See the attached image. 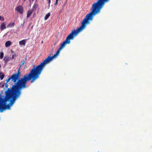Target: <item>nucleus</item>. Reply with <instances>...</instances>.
<instances>
[{
    "mask_svg": "<svg viewBox=\"0 0 152 152\" xmlns=\"http://www.w3.org/2000/svg\"><path fill=\"white\" fill-rule=\"evenodd\" d=\"M24 78L18 80L13 85L11 89L8 88L5 92V96H1L0 94V112L9 109L15 101L18 98L21 93V89L25 86L26 83Z\"/></svg>",
    "mask_w": 152,
    "mask_h": 152,
    "instance_id": "1",
    "label": "nucleus"
},
{
    "mask_svg": "<svg viewBox=\"0 0 152 152\" xmlns=\"http://www.w3.org/2000/svg\"><path fill=\"white\" fill-rule=\"evenodd\" d=\"M90 20L86 17L83 20L81 23V26L77 29L76 30H74L72 31L68 35L66 39L63 41L61 44V46L59 47L60 49H62L65 46L66 44H69L70 43V40L73 39L80 32L82 31L86 27L87 24H89V20Z\"/></svg>",
    "mask_w": 152,
    "mask_h": 152,
    "instance_id": "2",
    "label": "nucleus"
},
{
    "mask_svg": "<svg viewBox=\"0 0 152 152\" xmlns=\"http://www.w3.org/2000/svg\"><path fill=\"white\" fill-rule=\"evenodd\" d=\"M33 68L31 70L30 72L28 74L25 75H24L23 78H21L20 79H19L20 77H19L18 75H16V74L15 73L13 74L11 77L12 80H13V82L15 83H15H17L18 80H21L22 78H24L25 80V83H26L25 86L23 88H23H27L28 87L26 86V84L28 81L31 80V83H33L38 78H39V75L38 76V77H35L36 76L35 75V71H34L32 72L31 71L34 68L35 69L36 68V67H35V66L34 65L33 66Z\"/></svg>",
    "mask_w": 152,
    "mask_h": 152,
    "instance_id": "3",
    "label": "nucleus"
},
{
    "mask_svg": "<svg viewBox=\"0 0 152 152\" xmlns=\"http://www.w3.org/2000/svg\"><path fill=\"white\" fill-rule=\"evenodd\" d=\"M107 0H98L92 5L91 11L86 15V17L91 20H92L93 17L99 13L101 9L103 7Z\"/></svg>",
    "mask_w": 152,
    "mask_h": 152,
    "instance_id": "4",
    "label": "nucleus"
},
{
    "mask_svg": "<svg viewBox=\"0 0 152 152\" xmlns=\"http://www.w3.org/2000/svg\"><path fill=\"white\" fill-rule=\"evenodd\" d=\"M61 49H60V48L58 49L57 51L56 52V53L53 56H48L46 59L44 60L40 64L36 66V68H34L31 71L32 72L35 71V77H37L38 75H39L44 67V65L48 62L50 61L51 60L55 58H56L59 54L60 50Z\"/></svg>",
    "mask_w": 152,
    "mask_h": 152,
    "instance_id": "5",
    "label": "nucleus"
},
{
    "mask_svg": "<svg viewBox=\"0 0 152 152\" xmlns=\"http://www.w3.org/2000/svg\"><path fill=\"white\" fill-rule=\"evenodd\" d=\"M15 9L19 13L21 14L23 13V9L21 6H19L16 7Z\"/></svg>",
    "mask_w": 152,
    "mask_h": 152,
    "instance_id": "6",
    "label": "nucleus"
},
{
    "mask_svg": "<svg viewBox=\"0 0 152 152\" xmlns=\"http://www.w3.org/2000/svg\"><path fill=\"white\" fill-rule=\"evenodd\" d=\"M12 44V42L10 41H7L5 43V46L8 48L10 47Z\"/></svg>",
    "mask_w": 152,
    "mask_h": 152,
    "instance_id": "7",
    "label": "nucleus"
},
{
    "mask_svg": "<svg viewBox=\"0 0 152 152\" xmlns=\"http://www.w3.org/2000/svg\"><path fill=\"white\" fill-rule=\"evenodd\" d=\"M10 58V57H6V56L4 57L3 60L4 61V63L6 64L9 61Z\"/></svg>",
    "mask_w": 152,
    "mask_h": 152,
    "instance_id": "8",
    "label": "nucleus"
},
{
    "mask_svg": "<svg viewBox=\"0 0 152 152\" xmlns=\"http://www.w3.org/2000/svg\"><path fill=\"white\" fill-rule=\"evenodd\" d=\"M26 43V40L25 39H23L20 41L19 42V43L20 45H25Z\"/></svg>",
    "mask_w": 152,
    "mask_h": 152,
    "instance_id": "9",
    "label": "nucleus"
},
{
    "mask_svg": "<svg viewBox=\"0 0 152 152\" xmlns=\"http://www.w3.org/2000/svg\"><path fill=\"white\" fill-rule=\"evenodd\" d=\"M38 7V5L37 4L35 3L34 4V6L33 7L32 10L33 11L35 10Z\"/></svg>",
    "mask_w": 152,
    "mask_h": 152,
    "instance_id": "10",
    "label": "nucleus"
},
{
    "mask_svg": "<svg viewBox=\"0 0 152 152\" xmlns=\"http://www.w3.org/2000/svg\"><path fill=\"white\" fill-rule=\"evenodd\" d=\"M0 28L1 30H2L6 28V27L5 26V24L3 22L1 23Z\"/></svg>",
    "mask_w": 152,
    "mask_h": 152,
    "instance_id": "11",
    "label": "nucleus"
},
{
    "mask_svg": "<svg viewBox=\"0 0 152 152\" xmlns=\"http://www.w3.org/2000/svg\"><path fill=\"white\" fill-rule=\"evenodd\" d=\"M33 12V11L32 10H29L28 11L27 14V18H29L31 14L32 13V12Z\"/></svg>",
    "mask_w": 152,
    "mask_h": 152,
    "instance_id": "12",
    "label": "nucleus"
},
{
    "mask_svg": "<svg viewBox=\"0 0 152 152\" xmlns=\"http://www.w3.org/2000/svg\"><path fill=\"white\" fill-rule=\"evenodd\" d=\"M50 13L49 12L48 13V14L46 15L44 18L45 20H47L48 18L50 16Z\"/></svg>",
    "mask_w": 152,
    "mask_h": 152,
    "instance_id": "13",
    "label": "nucleus"
},
{
    "mask_svg": "<svg viewBox=\"0 0 152 152\" xmlns=\"http://www.w3.org/2000/svg\"><path fill=\"white\" fill-rule=\"evenodd\" d=\"M4 76L5 75L2 72H0V79L1 80H2L4 77Z\"/></svg>",
    "mask_w": 152,
    "mask_h": 152,
    "instance_id": "14",
    "label": "nucleus"
},
{
    "mask_svg": "<svg viewBox=\"0 0 152 152\" xmlns=\"http://www.w3.org/2000/svg\"><path fill=\"white\" fill-rule=\"evenodd\" d=\"M26 58L25 59V60H22L21 61V64L20 65V67H22V66L24 64L26 61Z\"/></svg>",
    "mask_w": 152,
    "mask_h": 152,
    "instance_id": "15",
    "label": "nucleus"
},
{
    "mask_svg": "<svg viewBox=\"0 0 152 152\" xmlns=\"http://www.w3.org/2000/svg\"><path fill=\"white\" fill-rule=\"evenodd\" d=\"M15 23H9L7 26V27H13L14 26Z\"/></svg>",
    "mask_w": 152,
    "mask_h": 152,
    "instance_id": "16",
    "label": "nucleus"
},
{
    "mask_svg": "<svg viewBox=\"0 0 152 152\" xmlns=\"http://www.w3.org/2000/svg\"><path fill=\"white\" fill-rule=\"evenodd\" d=\"M4 54L3 52H2L0 53V58L2 59L4 57Z\"/></svg>",
    "mask_w": 152,
    "mask_h": 152,
    "instance_id": "17",
    "label": "nucleus"
},
{
    "mask_svg": "<svg viewBox=\"0 0 152 152\" xmlns=\"http://www.w3.org/2000/svg\"><path fill=\"white\" fill-rule=\"evenodd\" d=\"M21 72H20V71H17V73H15V74H16V75H18V76L20 77V74Z\"/></svg>",
    "mask_w": 152,
    "mask_h": 152,
    "instance_id": "18",
    "label": "nucleus"
},
{
    "mask_svg": "<svg viewBox=\"0 0 152 152\" xmlns=\"http://www.w3.org/2000/svg\"><path fill=\"white\" fill-rule=\"evenodd\" d=\"M11 79H12V78H11V77H9V78H8V79H7V80H6V81H7V83L8 82L10 81V80Z\"/></svg>",
    "mask_w": 152,
    "mask_h": 152,
    "instance_id": "19",
    "label": "nucleus"
},
{
    "mask_svg": "<svg viewBox=\"0 0 152 152\" xmlns=\"http://www.w3.org/2000/svg\"><path fill=\"white\" fill-rule=\"evenodd\" d=\"M0 20H1L2 21H3L4 20V18L3 17L0 16Z\"/></svg>",
    "mask_w": 152,
    "mask_h": 152,
    "instance_id": "20",
    "label": "nucleus"
},
{
    "mask_svg": "<svg viewBox=\"0 0 152 152\" xmlns=\"http://www.w3.org/2000/svg\"><path fill=\"white\" fill-rule=\"evenodd\" d=\"M50 0H48V7H50Z\"/></svg>",
    "mask_w": 152,
    "mask_h": 152,
    "instance_id": "21",
    "label": "nucleus"
},
{
    "mask_svg": "<svg viewBox=\"0 0 152 152\" xmlns=\"http://www.w3.org/2000/svg\"><path fill=\"white\" fill-rule=\"evenodd\" d=\"M58 1H57V0H56V2H55V5H57L58 4Z\"/></svg>",
    "mask_w": 152,
    "mask_h": 152,
    "instance_id": "22",
    "label": "nucleus"
},
{
    "mask_svg": "<svg viewBox=\"0 0 152 152\" xmlns=\"http://www.w3.org/2000/svg\"><path fill=\"white\" fill-rule=\"evenodd\" d=\"M5 87L6 88H8V84L7 83H6L5 84Z\"/></svg>",
    "mask_w": 152,
    "mask_h": 152,
    "instance_id": "23",
    "label": "nucleus"
},
{
    "mask_svg": "<svg viewBox=\"0 0 152 152\" xmlns=\"http://www.w3.org/2000/svg\"><path fill=\"white\" fill-rule=\"evenodd\" d=\"M21 67H20V66L18 68V71H20V68Z\"/></svg>",
    "mask_w": 152,
    "mask_h": 152,
    "instance_id": "24",
    "label": "nucleus"
},
{
    "mask_svg": "<svg viewBox=\"0 0 152 152\" xmlns=\"http://www.w3.org/2000/svg\"><path fill=\"white\" fill-rule=\"evenodd\" d=\"M14 58V55H12V57L11 58L12 59H13Z\"/></svg>",
    "mask_w": 152,
    "mask_h": 152,
    "instance_id": "25",
    "label": "nucleus"
},
{
    "mask_svg": "<svg viewBox=\"0 0 152 152\" xmlns=\"http://www.w3.org/2000/svg\"><path fill=\"white\" fill-rule=\"evenodd\" d=\"M4 84H3L1 86L2 87H3L4 86Z\"/></svg>",
    "mask_w": 152,
    "mask_h": 152,
    "instance_id": "26",
    "label": "nucleus"
},
{
    "mask_svg": "<svg viewBox=\"0 0 152 152\" xmlns=\"http://www.w3.org/2000/svg\"><path fill=\"white\" fill-rule=\"evenodd\" d=\"M110 0H107V2H108L110 1Z\"/></svg>",
    "mask_w": 152,
    "mask_h": 152,
    "instance_id": "27",
    "label": "nucleus"
},
{
    "mask_svg": "<svg viewBox=\"0 0 152 152\" xmlns=\"http://www.w3.org/2000/svg\"><path fill=\"white\" fill-rule=\"evenodd\" d=\"M23 25V24H21L22 25Z\"/></svg>",
    "mask_w": 152,
    "mask_h": 152,
    "instance_id": "28",
    "label": "nucleus"
},
{
    "mask_svg": "<svg viewBox=\"0 0 152 152\" xmlns=\"http://www.w3.org/2000/svg\"><path fill=\"white\" fill-rule=\"evenodd\" d=\"M42 43H43V41H42Z\"/></svg>",
    "mask_w": 152,
    "mask_h": 152,
    "instance_id": "29",
    "label": "nucleus"
},
{
    "mask_svg": "<svg viewBox=\"0 0 152 152\" xmlns=\"http://www.w3.org/2000/svg\"><path fill=\"white\" fill-rule=\"evenodd\" d=\"M23 1H25V0H23Z\"/></svg>",
    "mask_w": 152,
    "mask_h": 152,
    "instance_id": "30",
    "label": "nucleus"
}]
</instances>
